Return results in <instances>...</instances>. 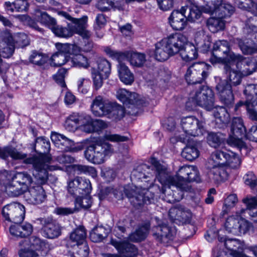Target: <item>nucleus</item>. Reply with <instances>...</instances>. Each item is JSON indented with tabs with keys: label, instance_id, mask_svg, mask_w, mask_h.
Instances as JSON below:
<instances>
[{
	"label": "nucleus",
	"instance_id": "28",
	"mask_svg": "<svg viewBox=\"0 0 257 257\" xmlns=\"http://www.w3.org/2000/svg\"><path fill=\"white\" fill-rule=\"evenodd\" d=\"M116 98L123 104H142V100L140 99L139 96L136 93H131L125 89H119L116 92Z\"/></svg>",
	"mask_w": 257,
	"mask_h": 257
},
{
	"label": "nucleus",
	"instance_id": "27",
	"mask_svg": "<svg viewBox=\"0 0 257 257\" xmlns=\"http://www.w3.org/2000/svg\"><path fill=\"white\" fill-rule=\"evenodd\" d=\"M25 197L29 203L38 204L44 201L46 194L41 186L33 185L29 188L28 191L25 192Z\"/></svg>",
	"mask_w": 257,
	"mask_h": 257
},
{
	"label": "nucleus",
	"instance_id": "48",
	"mask_svg": "<svg viewBox=\"0 0 257 257\" xmlns=\"http://www.w3.org/2000/svg\"><path fill=\"white\" fill-rule=\"evenodd\" d=\"M188 9L189 10V13L186 16L187 21L194 22L200 18L202 13L198 7L193 5L188 7Z\"/></svg>",
	"mask_w": 257,
	"mask_h": 257
},
{
	"label": "nucleus",
	"instance_id": "53",
	"mask_svg": "<svg viewBox=\"0 0 257 257\" xmlns=\"http://www.w3.org/2000/svg\"><path fill=\"white\" fill-rule=\"evenodd\" d=\"M90 84V80L89 78H79L77 81L78 91L82 94H86L89 90Z\"/></svg>",
	"mask_w": 257,
	"mask_h": 257
},
{
	"label": "nucleus",
	"instance_id": "39",
	"mask_svg": "<svg viewBox=\"0 0 257 257\" xmlns=\"http://www.w3.org/2000/svg\"><path fill=\"white\" fill-rule=\"evenodd\" d=\"M35 18L43 25L48 27L50 29H52L56 25L55 19L50 17L46 12L40 11H36Z\"/></svg>",
	"mask_w": 257,
	"mask_h": 257
},
{
	"label": "nucleus",
	"instance_id": "13",
	"mask_svg": "<svg viewBox=\"0 0 257 257\" xmlns=\"http://www.w3.org/2000/svg\"><path fill=\"white\" fill-rule=\"evenodd\" d=\"M244 93L246 96L245 101L244 103L240 101L236 104L235 110H237L239 107L244 105L248 117L257 121V85L250 84L247 85Z\"/></svg>",
	"mask_w": 257,
	"mask_h": 257
},
{
	"label": "nucleus",
	"instance_id": "33",
	"mask_svg": "<svg viewBox=\"0 0 257 257\" xmlns=\"http://www.w3.org/2000/svg\"><path fill=\"white\" fill-rule=\"evenodd\" d=\"M118 76L120 81L126 85H131L134 81V75L128 67L122 63L117 66Z\"/></svg>",
	"mask_w": 257,
	"mask_h": 257
},
{
	"label": "nucleus",
	"instance_id": "23",
	"mask_svg": "<svg viewBox=\"0 0 257 257\" xmlns=\"http://www.w3.org/2000/svg\"><path fill=\"white\" fill-rule=\"evenodd\" d=\"M181 125L184 133L188 135L195 137L202 135L204 129L202 122L193 116H188L183 118Z\"/></svg>",
	"mask_w": 257,
	"mask_h": 257
},
{
	"label": "nucleus",
	"instance_id": "30",
	"mask_svg": "<svg viewBox=\"0 0 257 257\" xmlns=\"http://www.w3.org/2000/svg\"><path fill=\"white\" fill-rule=\"evenodd\" d=\"M240 59L234 61L236 62V68H240L243 65L244 68L242 70L244 75H250L255 71L257 68V62L253 58H243L240 55H237Z\"/></svg>",
	"mask_w": 257,
	"mask_h": 257
},
{
	"label": "nucleus",
	"instance_id": "35",
	"mask_svg": "<svg viewBox=\"0 0 257 257\" xmlns=\"http://www.w3.org/2000/svg\"><path fill=\"white\" fill-rule=\"evenodd\" d=\"M5 6L7 12H23L27 10L29 4L27 0H16L13 3L5 2Z\"/></svg>",
	"mask_w": 257,
	"mask_h": 257
},
{
	"label": "nucleus",
	"instance_id": "32",
	"mask_svg": "<svg viewBox=\"0 0 257 257\" xmlns=\"http://www.w3.org/2000/svg\"><path fill=\"white\" fill-rule=\"evenodd\" d=\"M124 59L128 61L132 66L136 67L143 66L146 61L144 54L135 52H125Z\"/></svg>",
	"mask_w": 257,
	"mask_h": 257
},
{
	"label": "nucleus",
	"instance_id": "22",
	"mask_svg": "<svg viewBox=\"0 0 257 257\" xmlns=\"http://www.w3.org/2000/svg\"><path fill=\"white\" fill-rule=\"evenodd\" d=\"M111 244L117 250L118 254L106 253L104 257H134L137 251L134 245L127 241L120 242L112 239Z\"/></svg>",
	"mask_w": 257,
	"mask_h": 257
},
{
	"label": "nucleus",
	"instance_id": "21",
	"mask_svg": "<svg viewBox=\"0 0 257 257\" xmlns=\"http://www.w3.org/2000/svg\"><path fill=\"white\" fill-rule=\"evenodd\" d=\"M234 11V8L232 5L226 3H222L221 0L218 1L215 4L211 3L207 5L204 10L205 13L214 14L223 18L230 17Z\"/></svg>",
	"mask_w": 257,
	"mask_h": 257
},
{
	"label": "nucleus",
	"instance_id": "59",
	"mask_svg": "<svg viewBox=\"0 0 257 257\" xmlns=\"http://www.w3.org/2000/svg\"><path fill=\"white\" fill-rule=\"evenodd\" d=\"M67 72V69L62 68L59 69L57 73L53 76L54 79L62 87H65L66 86L64 78Z\"/></svg>",
	"mask_w": 257,
	"mask_h": 257
},
{
	"label": "nucleus",
	"instance_id": "11",
	"mask_svg": "<svg viewBox=\"0 0 257 257\" xmlns=\"http://www.w3.org/2000/svg\"><path fill=\"white\" fill-rule=\"evenodd\" d=\"M240 58L230 50L228 42L225 40H219L214 43L213 53L210 62L213 65L227 64L238 60Z\"/></svg>",
	"mask_w": 257,
	"mask_h": 257
},
{
	"label": "nucleus",
	"instance_id": "43",
	"mask_svg": "<svg viewBox=\"0 0 257 257\" xmlns=\"http://www.w3.org/2000/svg\"><path fill=\"white\" fill-rule=\"evenodd\" d=\"M98 74L107 78L110 73V64L106 59H101L97 61V67H95Z\"/></svg>",
	"mask_w": 257,
	"mask_h": 257
},
{
	"label": "nucleus",
	"instance_id": "26",
	"mask_svg": "<svg viewBox=\"0 0 257 257\" xmlns=\"http://www.w3.org/2000/svg\"><path fill=\"white\" fill-rule=\"evenodd\" d=\"M224 245L227 250L219 251L217 248L213 249V254L217 257L220 254L221 257H234L238 252L242 251L243 245L237 239H228L225 240Z\"/></svg>",
	"mask_w": 257,
	"mask_h": 257
},
{
	"label": "nucleus",
	"instance_id": "14",
	"mask_svg": "<svg viewBox=\"0 0 257 257\" xmlns=\"http://www.w3.org/2000/svg\"><path fill=\"white\" fill-rule=\"evenodd\" d=\"M245 136V128L242 119L240 117L233 118L231 125V132L227 141V144L239 150L245 149V144L242 140Z\"/></svg>",
	"mask_w": 257,
	"mask_h": 257
},
{
	"label": "nucleus",
	"instance_id": "41",
	"mask_svg": "<svg viewBox=\"0 0 257 257\" xmlns=\"http://www.w3.org/2000/svg\"><path fill=\"white\" fill-rule=\"evenodd\" d=\"M89 194H84L75 198V209L76 211L79 208L87 209L91 206L92 202Z\"/></svg>",
	"mask_w": 257,
	"mask_h": 257
},
{
	"label": "nucleus",
	"instance_id": "24",
	"mask_svg": "<svg viewBox=\"0 0 257 257\" xmlns=\"http://www.w3.org/2000/svg\"><path fill=\"white\" fill-rule=\"evenodd\" d=\"M14 38L8 30L3 31L0 34V53L5 58L11 57L15 51Z\"/></svg>",
	"mask_w": 257,
	"mask_h": 257
},
{
	"label": "nucleus",
	"instance_id": "61",
	"mask_svg": "<svg viewBox=\"0 0 257 257\" xmlns=\"http://www.w3.org/2000/svg\"><path fill=\"white\" fill-rule=\"evenodd\" d=\"M104 51L107 55H108L112 59H117L119 61L124 59L125 52L122 53L120 52H118L116 50H113L109 47H106L104 49Z\"/></svg>",
	"mask_w": 257,
	"mask_h": 257
},
{
	"label": "nucleus",
	"instance_id": "57",
	"mask_svg": "<svg viewBox=\"0 0 257 257\" xmlns=\"http://www.w3.org/2000/svg\"><path fill=\"white\" fill-rule=\"evenodd\" d=\"M238 199L236 195L230 194L225 200L222 211L227 213L232 207H234L237 202Z\"/></svg>",
	"mask_w": 257,
	"mask_h": 257
},
{
	"label": "nucleus",
	"instance_id": "64",
	"mask_svg": "<svg viewBox=\"0 0 257 257\" xmlns=\"http://www.w3.org/2000/svg\"><path fill=\"white\" fill-rule=\"evenodd\" d=\"M101 175L106 181L110 182L115 178V173L112 169L104 168L101 171Z\"/></svg>",
	"mask_w": 257,
	"mask_h": 257
},
{
	"label": "nucleus",
	"instance_id": "12",
	"mask_svg": "<svg viewBox=\"0 0 257 257\" xmlns=\"http://www.w3.org/2000/svg\"><path fill=\"white\" fill-rule=\"evenodd\" d=\"M244 216L240 211H237L235 214L229 216L224 223L225 230L234 235L245 234L251 228L252 225L243 218Z\"/></svg>",
	"mask_w": 257,
	"mask_h": 257
},
{
	"label": "nucleus",
	"instance_id": "3",
	"mask_svg": "<svg viewBox=\"0 0 257 257\" xmlns=\"http://www.w3.org/2000/svg\"><path fill=\"white\" fill-rule=\"evenodd\" d=\"M200 181L197 168L194 166H184L181 167L175 176L168 177L163 181L160 182L163 185L162 192L168 196H172V200L169 201H179L184 196V192L190 190L189 182Z\"/></svg>",
	"mask_w": 257,
	"mask_h": 257
},
{
	"label": "nucleus",
	"instance_id": "6",
	"mask_svg": "<svg viewBox=\"0 0 257 257\" xmlns=\"http://www.w3.org/2000/svg\"><path fill=\"white\" fill-rule=\"evenodd\" d=\"M236 62H231L224 64V73L226 82L221 81L218 83L216 88L220 96L221 101L228 106L234 101L232 87L240 84L244 73L241 70L242 67L235 69Z\"/></svg>",
	"mask_w": 257,
	"mask_h": 257
},
{
	"label": "nucleus",
	"instance_id": "62",
	"mask_svg": "<svg viewBox=\"0 0 257 257\" xmlns=\"http://www.w3.org/2000/svg\"><path fill=\"white\" fill-rule=\"evenodd\" d=\"M21 20L23 21L25 24L28 25L31 28L39 32H42V29L39 27L35 21L29 16L23 15L21 16Z\"/></svg>",
	"mask_w": 257,
	"mask_h": 257
},
{
	"label": "nucleus",
	"instance_id": "44",
	"mask_svg": "<svg viewBox=\"0 0 257 257\" xmlns=\"http://www.w3.org/2000/svg\"><path fill=\"white\" fill-rule=\"evenodd\" d=\"M235 3L239 8L257 15V3H253L252 0H235Z\"/></svg>",
	"mask_w": 257,
	"mask_h": 257
},
{
	"label": "nucleus",
	"instance_id": "18",
	"mask_svg": "<svg viewBox=\"0 0 257 257\" xmlns=\"http://www.w3.org/2000/svg\"><path fill=\"white\" fill-rule=\"evenodd\" d=\"M25 208L24 205L16 202L5 206L2 214L6 220L14 223L22 222L25 216Z\"/></svg>",
	"mask_w": 257,
	"mask_h": 257
},
{
	"label": "nucleus",
	"instance_id": "46",
	"mask_svg": "<svg viewBox=\"0 0 257 257\" xmlns=\"http://www.w3.org/2000/svg\"><path fill=\"white\" fill-rule=\"evenodd\" d=\"M199 152L195 147L190 145L187 146L182 152L183 158L189 161H193L198 157Z\"/></svg>",
	"mask_w": 257,
	"mask_h": 257
},
{
	"label": "nucleus",
	"instance_id": "5",
	"mask_svg": "<svg viewBox=\"0 0 257 257\" xmlns=\"http://www.w3.org/2000/svg\"><path fill=\"white\" fill-rule=\"evenodd\" d=\"M198 105L207 110H213V115L218 127H221L226 124L229 119V114L224 107H214V93L211 89L207 86H203L198 89L192 91L189 97L187 105Z\"/></svg>",
	"mask_w": 257,
	"mask_h": 257
},
{
	"label": "nucleus",
	"instance_id": "15",
	"mask_svg": "<svg viewBox=\"0 0 257 257\" xmlns=\"http://www.w3.org/2000/svg\"><path fill=\"white\" fill-rule=\"evenodd\" d=\"M211 67L203 62L195 63L187 70L185 78L188 84L200 83L209 75Z\"/></svg>",
	"mask_w": 257,
	"mask_h": 257
},
{
	"label": "nucleus",
	"instance_id": "7",
	"mask_svg": "<svg viewBox=\"0 0 257 257\" xmlns=\"http://www.w3.org/2000/svg\"><path fill=\"white\" fill-rule=\"evenodd\" d=\"M95 125H98L100 128L106 127V124L101 120H93L90 115L85 113H73L66 119L64 127L70 132L80 131L89 134L95 130Z\"/></svg>",
	"mask_w": 257,
	"mask_h": 257
},
{
	"label": "nucleus",
	"instance_id": "37",
	"mask_svg": "<svg viewBox=\"0 0 257 257\" xmlns=\"http://www.w3.org/2000/svg\"><path fill=\"white\" fill-rule=\"evenodd\" d=\"M153 235L161 241L164 238L172 239L173 234H170V229L166 225L163 224L153 228Z\"/></svg>",
	"mask_w": 257,
	"mask_h": 257
},
{
	"label": "nucleus",
	"instance_id": "8",
	"mask_svg": "<svg viewBox=\"0 0 257 257\" xmlns=\"http://www.w3.org/2000/svg\"><path fill=\"white\" fill-rule=\"evenodd\" d=\"M58 14L59 16L70 20L71 23L68 24V28L55 25L51 29L55 35L67 38L71 36L74 33H76L85 38L89 37L90 33L86 30L88 19L87 16H83L81 19H75L65 12L59 11Z\"/></svg>",
	"mask_w": 257,
	"mask_h": 257
},
{
	"label": "nucleus",
	"instance_id": "10",
	"mask_svg": "<svg viewBox=\"0 0 257 257\" xmlns=\"http://www.w3.org/2000/svg\"><path fill=\"white\" fill-rule=\"evenodd\" d=\"M114 152L112 146L106 142L91 143L84 152L85 158L95 164L103 163Z\"/></svg>",
	"mask_w": 257,
	"mask_h": 257
},
{
	"label": "nucleus",
	"instance_id": "58",
	"mask_svg": "<svg viewBox=\"0 0 257 257\" xmlns=\"http://www.w3.org/2000/svg\"><path fill=\"white\" fill-rule=\"evenodd\" d=\"M104 139L114 143L123 142L128 140L126 137L110 133H106L104 135Z\"/></svg>",
	"mask_w": 257,
	"mask_h": 257
},
{
	"label": "nucleus",
	"instance_id": "63",
	"mask_svg": "<svg viewBox=\"0 0 257 257\" xmlns=\"http://www.w3.org/2000/svg\"><path fill=\"white\" fill-rule=\"evenodd\" d=\"M157 3L160 10L167 11L173 7L174 1V0H157Z\"/></svg>",
	"mask_w": 257,
	"mask_h": 257
},
{
	"label": "nucleus",
	"instance_id": "19",
	"mask_svg": "<svg viewBox=\"0 0 257 257\" xmlns=\"http://www.w3.org/2000/svg\"><path fill=\"white\" fill-rule=\"evenodd\" d=\"M147 186L144 185L142 189L136 188V190H132V192H127L126 190L125 193L130 199V202L135 206H141L143 204H150L154 201V194L147 189Z\"/></svg>",
	"mask_w": 257,
	"mask_h": 257
},
{
	"label": "nucleus",
	"instance_id": "40",
	"mask_svg": "<svg viewBox=\"0 0 257 257\" xmlns=\"http://www.w3.org/2000/svg\"><path fill=\"white\" fill-rule=\"evenodd\" d=\"M108 230L103 226L95 227L90 233V238L95 242L101 241L107 236Z\"/></svg>",
	"mask_w": 257,
	"mask_h": 257
},
{
	"label": "nucleus",
	"instance_id": "31",
	"mask_svg": "<svg viewBox=\"0 0 257 257\" xmlns=\"http://www.w3.org/2000/svg\"><path fill=\"white\" fill-rule=\"evenodd\" d=\"M242 202L246 207V209H242L240 211L241 214H244L246 211H249L248 213L251 217H257V211L253 210L257 207V196H252L248 195L242 199ZM254 223L257 224V219L253 220Z\"/></svg>",
	"mask_w": 257,
	"mask_h": 257
},
{
	"label": "nucleus",
	"instance_id": "49",
	"mask_svg": "<svg viewBox=\"0 0 257 257\" xmlns=\"http://www.w3.org/2000/svg\"><path fill=\"white\" fill-rule=\"evenodd\" d=\"M74 170L77 171L78 174L84 173L89 175L93 178L97 176V171L96 169L91 166L83 165H74Z\"/></svg>",
	"mask_w": 257,
	"mask_h": 257
},
{
	"label": "nucleus",
	"instance_id": "42",
	"mask_svg": "<svg viewBox=\"0 0 257 257\" xmlns=\"http://www.w3.org/2000/svg\"><path fill=\"white\" fill-rule=\"evenodd\" d=\"M149 224H145L140 227L135 232L130 236V239L132 241H140L144 239L149 232Z\"/></svg>",
	"mask_w": 257,
	"mask_h": 257
},
{
	"label": "nucleus",
	"instance_id": "47",
	"mask_svg": "<svg viewBox=\"0 0 257 257\" xmlns=\"http://www.w3.org/2000/svg\"><path fill=\"white\" fill-rule=\"evenodd\" d=\"M91 73L93 80V87L97 90L102 86L103 79H106V78H104V76L98 74V72L94 67L91 68Z\"/></svg>",
	"mask_w": 257,
	"mask_h": 257
},
{
	"label": "nucleus",
	"instance_id": "20",
	"mask_svg": "<svg viewBox=\"0 0 257 257\" xmlns=\"http://www.w3.org/2000/svg\"><path fill=\"white\" fill-rule=\"evenodd\" d=\"M188 6L182 7L179 10H175L172 12L168 17V23L171 27L176 31H182L187 25V19L185 14Z\"/></svg>",
	"mask_w": 257,
	"mask_h": 257
},
{
	"label": "nucleus",
	"instance_id": "2",
	"mask_svg": "<svg viewBox=\"0 0 257 257\" xmlns=\"http://www.w3.org/2000/svg\"><path fill=\"white\" fill-rule=\"evenodd\" d=\"M35 149L41 148L43 151L37 156L26 158L27 155L19 152L16 148L12 147L0 148V158L7 159L10 157L14 160H24L27 164H32L37 174L33 173L35 178L40 184H44L48 179L47 170H54L56 167L50 166L52 160L49 155L45 154L50 149V143L48 139L44 137H39L35 141Z\"/></svg>",
	"mask_w": 257,
	"mask_h": 257
},
{
	"label": "nucleus",
	"instance_id": "25",
	"mask_svg": "<svg viewBox=\"0 0 257 257\" xmlns=\"http://www.w3.org/2000/svg\"><path fill=\"white\" fill-rule=\"evenodd\" d=\"M86 233L83 227L80 226L73 230L70 234V240L76 243L77 247L80 246L78 253L86 256L88 254L89 247L86 242Z\"/></svg>",
	"mask_w": 257,
	"mask_h": 257
},
{
	"label": "nucleus",
	"instance_id": "51",
	"mask_svg": "<svg viewBox=\"0 0 257 257\" xmlns=\"http://www.w3.org/2000/svg\"><path fill=\"white\" fill-rule=\"evenodd\" d=\"M207 141L210 146L216 148L221 146L222 138H221L220 134L211 132L208 134Z\"/></svg>",
	"mask_w": 257,
	"mask_h": 257
},
{
	"label": "nucleus",
	"instance_id": "36",
	"mask_svg": "<svg viewBox=\"0 0 257 257\" xmlns=\"http://www.w3.org/2000/svg\"><path fill=\"white\" fill-rule=\"evenodd\" d=\"M223 18L211 17L207 21V26L209 30L212 33H216L223 30L225 28V22L223 20Z\"/></svg>",
	"mask_w": 257,
	"mask_h": 257
},
{
	"label": "nucleus",
	"instance_id": "38",
	"mask_svg": "<svg viewBox=\"0 0 257 257\" xmlns=\"http://www.w3.org/2000/svg\"><path fill=\"white\" fill-rule=\"evenodd\" d=\"M236 41L243 53L251 54L257 53V44H254L252 41L248 39L242 41L238 39Z\"/></svg>",
	"mask_w": 257,
	"mask_h": 257
},
{
	"label": "nucleus",
	"instance_id": "54",
	"mask_svg": "<svg viewBox=\"0 0 257 257\" xmlns=\"http://www.w3.org/2000/svg\"><path fill=\"white\" fill-rule=\"evenodd\" d=\"M14 45L18 47H24L29 45L30 40L28 36L24 33H18L14 38Z\"/></svg>",
	"mask_w": 257,
	"mask_h": 257
},
{
	"label": "nucleus",
	"instance_id": "1",
	"mask_svg": "<svg viewBox=\"0 0 257 257\" xmlns=\"http://www.w3.org/2000/svg\"><path fill=\"white\" fill-rule=\"evenodd\" d=\"M194 41L180 33H173L164 37L155 44L154 57L159 61L167 60L170 57L179 54L183 60L188 62L198 57V49L203 52L210 48L211 37L201 30L194 35Z\"/></svg>",
	"mask_w": 257,
	"mask_h": 257
},
{
	"label": "nucleus",
	"instance_id": "56",
	"mask_svg": "<svg viewBox=\"0 0 257 257\" xmlns=\"http://www.w3.org/2000/svg\"><path fill=\"white\" fill-rule=\"evenodd\" d=\"M248 19L245 22L244 31L247 33L254 32L257 33V14Z\"/></svg>",
	"mask_w": 257,
	"mask_h": 257
},
{
	"label": "nucleus",
	"instance_id": "9",
	"mask_svg": "<svg viewBox=\"0 0 257 257\" xmlns=\"http://www.w3.org/2000/svg\"><path fill=\"white\" fill-rule=\"evenodd\" d=\"M91 110L96 116H107L113 119H119L124 113V109L120 105L105 100L99 95L93 100Z\"/></svg>",
	"mask_w": 257,
	"mask_h": 257
},
{
	"label": "nucleus",
	"instance_id": "60",
	"mask_svg": "<svg viewBox=\"0 0 257 257\" xmlns=\"http://www.w3.org/2000/svg\"><path fill=\"white\" fill-rule=\"evenodd\" d=\"M56 47L58 50L57 53L63 54L67 56L68 54L71 53V50H74V45L68 44L56 43Z\"/></svg>",
	"mask_w": 257,
	"mask_h": 257
},
{
	"label": "nucleus",
	"instance_id": "29",
	"mask_svg": "<svg viewBox=\"0 0 257 257\" xmlns=\"http://www.w3.org/2000/svg\"><path fill=\"white\" fill-rule=\"evenodd\" d=\"M42 223L41 233L43 236L48 238H55L61 234V227L58 223L53 221L44 220Z\"/></svg>",
	"mask_w": 257,
	"mask_h": 257
},
{
	"label": "nucleus",
	"instance_id": "45",
	"mask_svg": "<svg viewBox=\"0 0 257 257\" xmlns=\"http://www.w3.org/2000/svg\"><path fill=\"white\" fill-rule=\"evenodd\" d=\"M72 65L76 67L87 68L89 66L88 59L81 54L73 55L69 60Z\"/></svg>",
	"mask_w": 257,
	"mask_h": 257
},
{
	"label": "nucleus",
	"instance_id": "16",
	"mask_svg": "<svg viewBox=\"0 0 257 257\" xmlns=\"http://www.w3.org/2000/svg\"><path fill=\"white\" fill-rule=\"evenodd\" d=\"M6 173L9 181L7 183V188L16 187L19 189L20 187L21 189L24 190L34 185L32 177L27 172H7Z\"/></svg>",
	"mask_w": 257,
	"mask_h": 257
},
{
	"label": "nucleus",
	"instance_id": "34",
	"mask_svg": "<svg viewBox=\"0 0 257 257\" xmlns=\"http://www.w3.org/2000/svg\"><path fill=\"white\" fill-rule=\"evenodd\" d=\"M51 139L57 147L60 148L64 151H67L71 144H72V140L62 134L57 133H52Z\"/></svg>",
	"mask_w": 257,
	"mask_h": 257
},
{
	"label": "nucleus",
	"instance_id": "50",
	"mask_svg": "<svg viewBox=\"0 0 257 257\" xmlns=\"http://www.w3.org/2000/svg\"><path fill=\"white\" fill-rule=\"evenodd\" d=\"M50 60L51 65L54 66H60L66 62H69L67 56L57 52L52 56Z\"/></svg>",
	"mask_w": 257,
	"mask_h": 257
},
{
	"label": "nucleus",
	"instance_id": "17",
	"mask_svg": "<svg viewBox=\"0 0 257 257\" xmlns=\"http://www.w3.org/2000/svg\"><path fill=\"white\" fill-rule=\"evenodd\" d=\"M91 189L90 181L82 177H75L68 181L67 183L68 192L75 198L80 195L90 194Z\"/></svg>",
	"mask_w": 257,
	"mask_h": 257
},
{
	"label": "nucleus",
	"instance_id": "55",
	"mask_svg": "<svg viewBox=\"0 0 257 257\" xmlns=\"http://www.w3.org/2000/svg\"><path fill=\"white\" fill-rule=\"evenodd\" d=\"M169 215L171 218L175 219H179L180 218L186 220L189 218L190 214L188 212L181 211L178 209L173 208L170 209L169 212Z\"/></svg>",
	"mask_w": 257,
	"mask_h": 257
},
{
	"label": "nucleus",
	"instance_id": "52",
	"mask_svg": "<svg viewBox=\"0 0 257 257\" xmlns=\"http://www.w3.org/2000/svg\"><path fill=\"white\" fill-rule=\"evenodd\" d=\"M48 60V57L45 54L37 51H34L30 57V61L33 64L42 65Z\"/></svg>",
	"mask_w": 257,
	"mask_h": 257
},
{
	"label": "nucleus",
	"instance_id": "4",
	"mask_svg": "<svg viewBox=\"0 0 257 257\" xmlns=\"http://www.w3.org/2000/svg\"><path fill=\"white\" fill-rule=\"evenodd\" d=\"M240 163L239 157L233 152L216 150L211 154L206 164L209 170V177L216 182L223 181L228 177L226 166L235 169Z\"/></svg>",
	"mask_w": 257,
	"mask_h": 257
}]
</instances>
